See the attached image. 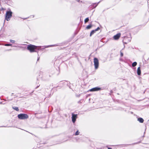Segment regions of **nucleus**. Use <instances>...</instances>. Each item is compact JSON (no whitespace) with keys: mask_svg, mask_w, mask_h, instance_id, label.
<instances>
[{"mask_svg":"<svg viewBox=\"0 0 149 149\" xmlns=\"http://www.w3.org/2000/svg\"><path fill=\"white\" fill-rule=\"evenodd\" d=\"M77 114L72 113V121L73 123H74L77 118Z\"/></svg>","mask_w":149,"mask_h":149,"instance_id":"423d86ee","label":"nucleus"},{"mask_svg":"<svg viewBox=\"0 0 149 149\" xmlns=\"http://www.w3.org/2000/svg\"><path fill=\"white\" fill-rule=\"evenodd\" d=\"M91 27L92 25H89L86 27V29H89Z\"/></svg>","mask_w":149,"mask_h":149,"instance_id":"f8f14e48","label":"nucleus"},{"mask_svg":"<svg viewBox=\"0 0 149 149\" xmlns=\"http://www.w3.org/2000/svg\"><path fill=\"white\" fill-rule=\"evenodd\" d=\"M18 117L20 119H25L28 118V116L26 114L22 113L18 115Z\"/></svg>","mask_w":149,"mask_h":149,"instance_id":"7ed1b4c3","label":"nucleus"},{"mask_svg":"<svg viewBox=\"0 0 149 149\" xmlns=\"http://www.w3.org/2000/svg\"><path fill=\"white\" fill-rule=\"evenodd\" d=\"M137 64V63L136 62H134L132 63V66L133 67H135L136 65Z\"/></svg>","mask_w":149,"mask_h":149,"instance_id":"9d476101","label":"nucleus"},{"mask_svg":"<svg viewBox=\"0 0 149 149\" xmlns=\"http://www.w3.org/2000/svg\"><path fill=\"white\" fill-rule=\"evenodd\" d=\"M108 149H112L111 148H108Z\"/></svg>","mask_w":149,"mask_h":149,"instance_id":"412c9836","label":"nucleus"},{"mask_svg":"<svg viewBox=\"0 0 149 149\" xmlns=\"http://www.w3.org/2000/svg\"><path fill=\"white\" fill-rule=\"evenodd\" d=\"M137 73L138 75H140L141 74V71L140 70V67H139L138 68L137 70Z\"/></svg>","mask_w":149,"mask_h":149,"instance_id":"6e6552de","label":"nucleus"},{"mask_svg":"<svg viewBox=\"0 0 149 149\" xmlns=\"http://www.w3.org/2000/svg\"><path fill=\"white\" fill-rule=\"evenodd\" d=\"M101 90V88L99 87H96L92 88L90 89L88 91L92 92V91H100Z\"/></svg>","mask_w":149,"mask_h":149,"instance_id":"39448f33","label":"nucleus"},{"mask_svg":"<svg viewBox=\"0 0 149 149\" xmlns=\"http://www.w3.org/2000/svg\"><path fill=\"white\" fill-rule=\"evenodd\" d=\"M95 31H96L95 30L92 31L91 32L90 34V36H91L95 32Z\"/></svg>","mask_w":149,"mask_h":149,"instance_id":"9b49d317","label":"nucleus"},{"mask_svg":"<svg viewBox=\"0 0 149 149\" xmlns=\"http://www.w3.org/2000/svg\"><path fill=\"white\" fill-rule=\"evenodd\" d=\"M99 29H100V28L99 27H98L95 30V31H98Z\"/></svg>","mask_w":149,"mask_h":149,"instance_id":"a211bd4d","label":"nucleus"},{"mask_svg":"<svg viewBox=\"0 0 149 149\" xmlns=\"http://www.w3.org/2000/svg\"><path fill=\"white\" fill-rule=\"evenodd\" d=\"M79 132L78 130H77V131L75 133V135H78L79 134Z\"/></svg>","mask_w":149,"mask_h":149,"instance_id":"2eb2a0df","label":"nucleus"},{"mask_svg":"<svg viewBox=\"0 0 149 149\" xmlns=\"http://www.w3.org/2000/svg\"><path fill=\"white\" fill-rule=\"evenodd\" d=\"M13 108L14 109H15V110L17 111H18L19 110L18 107H13Z\"/></svg>","mask_w":149,"mask_h":149,"instance_id":"ddd939ff","label":"nucleus"},{"mask_svg":"<svg viewBox=\"0 0 149 149\" xmlns=\"http://www.w3.org/2000/svg\"><path fill=\"white\" fill-rule=\"evenodd\" d=\"M12 12L10 11H7L6 14L5 19L7 21L10 20L11 17L12 16Z\"/></svg>","mask_w":149,"mask_h":149,"instance_id":"f03ea898","label":"nucleus"},{"mask_svg":"<svg viewBox=\"0 0 149 149\" xmlns=\"http://www.w3.org/2000/svg\"><path fill=\"white\" fill-rule=\"evenodd\" d=\"M120 55L121 56H123V53H122V52H120Z\"/></svg>","mask_w":149,"mask_h":149,"instance_id":"6ab92c4d","label":"nucleus"},{"mask_svg":"<svg viewBox=\"0 0 149 149\" xmlns=\"http://www.w3.org/2000/svg\"><path fill=\"white\" fill-rule=\"evenodd\" d=\"M89 18H86L85 19V20H84V22H85V23H86L88 21H89Z\"/></svg>","mask_w":149,"mask_h":149,"instance_id":"4468645a","label":"nucleus"},{"mask_svg":"<svg viewBox=\"0 0 149 149\" xmlns=\"http://www.w3.org/2000/svg\"><path fill=\"white\" fill-rule=\"evenodd\" d=\"M137 120L140 123H143V122L144 121L143 119L142 118H139Z\"/></svg>","mask_w":149,"mask_h":149,"instance_id":"1a4fd4ad","label":"nucleus"},{"mask_svg":"<svg viewBox=\"0 0 149 149\" xmlns=\"http://www.w3.org/2000/svg\"><path fill=\"white\" fill-rule=\"evenodd\" d=\"M10 41L12 43H14L15 42V40H10Z\"/></svg>","mask_w":149,"mask_h":149,"instance_id":"dca6fc26","label":"nucleus"},{"mask_svg":"<svg viewBox=\"0 0 149 149\" xmlns=\"http://www.w3.org/2000/svg\"><path fill=\"white\" fill-rule=\"evenodd\" d=\"M94 63L95 69H97L99 66V61L97 58H94Z\"/></svg>","mask_w":149,"mask_h":149,"instance_id":"20e7f679","label":"nucleus"},{"mask_svg":"<svg viewBox=\"0 0 149 149\" xmlns=\"http://www.w3.org/2000/svg\"><path fill=\"white\" fill-rule=\"evenodd\" d=\"M53 46V45H51L48 46H47V47H49L52 46Z\"/></svg>","mask_w":149,"mask_h":149,"instance_id":"aec40b11","label":"nucleus"},{"mask_svg":"<svg viewBox=\"0 0 149 149\" xmlns=\"http://www.w3.org/2000/svg\"><path fill=\"white\" fill-rule=\"evenodd\" d=\"M5 45L6 46H9L12 45L9 44H6Z\"/></svg>","mask_w":149,"mask_h":149,"instance_id":"f3484780","label":"nucleus"},{"mask_svg":"<svg viewBox=\"0 0 149 149\" xmlns=\"http://www.w3.org/2000/svg\"><path fill=\"white\" fill-rule=\"evenodd\" d=\"M37 46L32 45H28L27 49L31 52H32L35 51V50L37 48Z\"/></svg>","mask_w":149,"mask_h":149,"instance_id":"f257e3e1","label":"nucleus"},{"mask_svg":"<svg viewBox=\"0 0 149 149\" xmlns=\"http://www.w3.org/2000/svg\"><path fill=\"white\" fill-rule=\"evenodd\" d=\"M120 33H118L113 36V38L116 40H117L120 38Z\"/></svg>","mask_w":149,"mask_h":149,"instance_id":"0eeeda50","label":"nucleus"}]
</instances>
